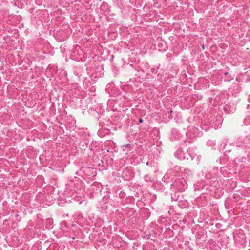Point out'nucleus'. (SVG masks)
Instances as JSON below:
<instances>
[{"instance_id": "nucleus-1", "label": "nucleus", "mask_w": 250, "mask_h": 250, "mask_svg": "<svg viewBox=\"0 0 250 250\" xmlns=\"http://www.w3.org/2000/svg\"><path fill=\"white\" fill-rule=\"evenodd\" d=\"M177 190L181 191H184L187 188V183L183 178H178L172 185Z\"/></svg>"}, {"instance_id": "nucleus-2", "label": "nucleus", "mask_w": 250, "mask_h": 250, "mask_svg": "<svg viewBox=\"0 0 250 250\" xmlns=\"http://www.w3.org/2000/svg\"><path fill=\"white\" fill-rule=\"evenodd\" d=\"M180 171L179 168L175 167L174 168L169 169L165 174V177H167L170 180H174V178L180 175Z\"/></svg>"}, {"instance_id": "nucleus-3", "label": "nucleus", "mask_w": 250, "mask_h": 250, "mask_svg": "<svg viewBox=\"0 0 250 250\" xmlns=\"http://www.w3.org/2000/svg\"><path fill=\"white\" fill-rule=\"evenodd\" d=\"M175 157H176L178 159L182 160V159H189V158L185 155V154L183 153V151L182 149H178L174 154Z\"/></svg>"}, {"instance_id": "nucleus-4", "label": "nucleus", "mask_w": 250, "mask_h": 250, "mask_svg": "<svg viewBox=\"0 0 250 250\" xmlns=\"http://www.w3.org/2000/svg\"><path fill=\"white\" fill-rule=\"evenodd\" d=\"M250 123V122L249 121V118H246L244 119V124L246 125H248Z\"/></svg>"}, {"instance_id": "nucleus-5", "label": "nucleus", "mask_w": 250, "mask_h": 250, "mask_svg": "<svg viewBox=\"0 0 250 250\" xmlns=\"http://www.w3.org/2000/svg\"><path fill=\"white\" fill-rule=\"evenodd\" d=\"M185 155L187 156V157H188L189 158V159H191V160H192L194 158V156L193 155H191L189 153V152H187V153H185Z\"/></svg>"}, {"instance_id": "nucleus-6", "label": "nucleus", "mask_w": 250, "mask_h": 250, "mask_svg": "<svg viewBox=\"0 0 250 250\" xmlns=\"http://www.w3.org/2000/svg\"><path fill=\"white\" fill-rule=\"evenodd\" d=\"M238 146L247 147L248 146V145H247L246 143L243 142V144H241L240 145H237V146Z\"/></svg>"}, {"instance_id": "nucleus-7", "label": "nucleus", "mask_w": 250, "mask_h": 250, "mask_svg": "<svg viewBox=\"0 0 250 250\" xmlns=\"http://www.w3.org/2000/svg\"><path fill=\"white\" fill-rule=\"evenodd\" d=\"M124 146L127 147V148H129L131 146V145L130 144H126Z\"/></svg>"}, {"instance_id": "nucleus-8", "label": "nucleus", "mask_w": 250, "mask_h": 250, "mask_svg": "<svg viewBox=\"0 0 250 250\" xmlns=\"http://www.w3.org/2000/svg\"><path fill=\"white\" fill-rule=\"evenodd\" d=\"M229 105H228V104L226 105V106H225V109L226 110H227L228 109V108H229Z\"/></svg>"}, {"instance_id": "nucleus-9", "label": "nucleus", "mask_w": 250, "mask_h": 250, "mask_svg": "<svg viewBox=\"0 0 250 250\" xmlns=\"http://www.w3.org/2000/svg\"><path fill=\"white\" fill-rule=\"evenodd\" d=\"M139 122L140 123H142L143 122V119H142L140 118V119H139Z\"/></svg>"}, {"instance_id": "nucleus-10", "label": "nucleus", "mask_w": 250, "mask_h": 250, "mask_svg": "<svg viewBox=\"0 0 250 250\" xmlns=\"http://www.w3.org/2000/svg\"><path fill=\"white\" fill-rule=\"evenodd\" d=\"M187 172L190 173V171L189 170H186Z\"/></svg>"}, {"instance_id": "nucleus-11", "label": "nucleus", "mask_w": 250, "mask_h": 250, "mask_svg": "<svg viewBox=\"0 0 250 250\" xmlns=\"http://www.w3.org/2000/svg\"><path fill=\"white\" fill-rule=\"evenodd\" d=\"M65 75V76H66V75H67V74H66V73H65V72H64V73H63V75Z\"/></svg>"}, {"instance_id": "nucleus-12", "label": "nucleus", "mask_w": 250, "mask_h": 250, "mask_svg": "<svg viewBox=\"0 0 250 250\" xmlns=\"http://www.w3.org/2000/svg\"><path fill=\"white\" fill-rule=\"evenodd\" d=\"M228 74V72H226V73H225V75H227Z\"/></svg>"}, {"instance_id": "nucleus-13", "label": "nucleus", "mask_w": 250, "mask_h": 250, "mask_svg": "<svg viewBox=\"0 0 250 250\" xmlns=\"http://www.w3.org/2000/svg\"><path fill=\"white\" fill-rule=\"evenodd\" d=\"M146 165H148V162H147L146 163Z\"/></svg>"}]
</instances>
